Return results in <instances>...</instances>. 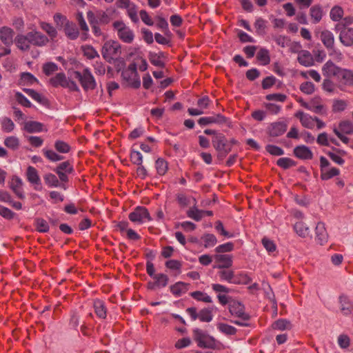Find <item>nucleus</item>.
Wrapping results in <instances>:
<instances>
[{"label": "nucleus", "instance_id": "1", "mask_svg": "<svg viewBox=\"0 0 353 353\" xmlns=\"http://www.w3.org/2000/svg\"><path fill=\"white\" fill-rule=\"evenodd\" d=\"M216 276L221 281H226L232 284H248L251 281V279L247 274L241 272L235 275L234 272L229 268L219 269L216 273Z\"/></svg>", "mask_w": 353, "mask_h": 353}, {"label": "nucleus", "instance_id": "2", "mask_svg": "<svg viewBox=\"0 0 353 353\" xmlns=\"http://www.w3.org/2000/svg\"><path fill=\"white\" fill-rule=\"evenodd\" d=\"M137 70V64L135 63H132L121 72L123 80L125 81L128 85L134 88H138L141 85L139 76Z\"/></svg>", "mask_w": 353, "mask_h": 353}, {"label": "nucleus", "instance_id": "3", "mask_svg": "<svg viewBox=\"0 0 353 353\" xmlns=\"http://www.w3.org/2000/svg\"><path fill=\"white\" fill-rule=\"evenodd\" d=\"M229 310L232 315L240 318L239 321H235L234 323L241 326H246L245 321L250 319V316L245 312L244 305L236 301H232L229 304Z\"/></svg>", "mask_w": 353, "mask_h": 353}, {"label": "nucleus", "instance_id": "4", "mask_svg": "<svg viewBox=\"0 0 353 353\" xmlns=\"http://www.w3.org/2000/svg\"><path fill=\"white\" fill-rule=\"evenodd\" d=\"M212 145L217 151V157L224 159L231 151V143L228 142L225 137L223 134H218L212 139Z\"/></svg>", "mask_w": 353, "mask_h": 353}, {"label": "nucleus", "instance_id": "5", "mask_svg": "<svg viewBox=\"0 0 353 353\" xmlns=\"http://www.w3.org/2000/svg\"><path fill=\"white\" fill-rule=\"evenodd\" d=\"M103 57L108 62L117 59L121 54V46L117 41H106L101 50Z\"/></svg>", "mask_w": 353, "mask_h": 353}, {"label": "nucleus", "instance_id": "6", "mask_svg": "<svg viewBox=\"0 0 353 353\" xmlns=\"http://www.w3.org/2000/svg\"><path fill=\"white\" fill-rule=\"evenodd\" d=\"M113 27L117 32V36L123 42L131 43L134 41V34L133 31L123 21H116L113 23Z\"/></svg>", "mask_w": 353, "mask_h": 353}, {"label": "nucleus", "instance_id": "7", "mask_svg": "<svg viewBox=\"0 0 353 353\" xmlns=\"http://www.w3.org/2000/svg\"><path fill=\"white\" fill-rule=\"evenodd\" d=\"M193 337L200 347L212 348L215 345L214 339L201 329L196 328L193 330Z\"/></svg>", "mask_w": 353, "mask_h": 353}, {"label": "nucleus", "instance_id": "8", "mask_svg": "<svg viewBox=\"0 0 353 353\" xmlns=\"http://www.w3.org/2000/svg\"><path fill=\"white\" fill-rule=\"evenodd\" d=\"M74 77L80 81L85 90H93L96 87L94 78L88 68H85L82 72L75 71Z\"/></svg>", "mask_w": 353, "mask_h": 353}, {"label": "nucleus", "instance_id": "9", "mask_svg": "<svg viewBox=\"0 0 353 353\" xmlns=\"http://www.w3.org/2000/svg\"><path fill=\"white\" fill-rule=\"evenodd\" d=\"M128 218L130 221L137 224H142L147 221H152V218L148 209L143 206H138L129 214Z\"/></svg>", "mask_w": 353, "mask_h": 353}, {"label": "nucleus", "instance_id": "10", "mask_svg": "<svg viewBox=\"0 0 353 353\" xmlns=\"http://www.w3.org/2000/svg\"><path fill=\"white\" fill-rule=\"evenodd\" d=\"M335 30L339 31V39L340 42L346 47L353 46V28L343 27L341 24L335 26Z\"/></svg>", "mask_w": 353, "mask_h": 353}, {"label": "nucleus", "instance_id": "11", "mask_svg": "<svg viewBox=\"0 0 353 353\" xmlns=\"http://www.w3.org/2000/svg\"><path fill=\"white\" fill-rule=\"evenodd\" d=\"M318 34L324 46L328 50H334L335 42L334 34L328 30H323L319 32Z\"/></svg>", "mask_w": 353, "mask_h": 353}, {"label": "nucleus", "instance_id": "12", "mask_svg": "<svg viewBox=\"0 0 353 353\" xmlns=\"http://www.w3.org/2000/svg\"><path fill=\"white\" fill-rule=\"evenodd\" d=\"M214 259L216 263L214 268H230L233 263L232 256L230 254H216L214 256Z\"/></svg>", "mask_w": 353, "mask_h": 353}, {"label": "nucleus", "instance_id": "13", "mask_svg": "<svg viewBox=\"0 0 353 353\" xmlns=\"http://www.w3.org/2000/svg\"><path fill=\"white\" fill-rule=\"evenodd\" d=\"M339 307L341 312L345 316H350L353 313V302L347 296H339Z\"/></svg>", "mask_w": 353, "mask_h": 353}, {"label": "nucleus", "instance_id": "14", "mask_svg": "<svg viewBox=\"0 0 353 353\" xmlns=\"http://www.w3.org/2000/svg\"><path fill=\"white\" fill-rule=\"evenodd\" d=\"M316 241L321 245H324L327 242L328 234L327 232L325 223L319 222L315 228Z\"/></svg>", "mask_w": 353, "mask_h": 353}, {"label": "nucleus", "instance_id": "15", "mask_svg": "<svg viewBox=\"0 0 353 353\" xmlns=\"http://www.w3.org/2000/svg\"><path fill=\"white\" fill-rule=\"evenodd\" d=\"M309 110L319 114H326L327 108L320 97H314L310 101Z\"/></svg>", "mask_w": 353, "mask_h": 353}, {"label": "nucleus", "instance_id": "16", "mask_svg": "<svg viewBox=\"0 0 353 353\" xmlns=\"http://www.w3.org/2000/svg\"><path fill=\"white\" fill-rule=\"evenodd\" d=\"M28 38L30 39L31 44L37 46H43L47 44L48 39L39 32H28Z\"/></svg>", "mask_w": 353, "mask_h": 353}, {"label": "nucleus", "instance_id": "17", "mask_svg": "<svg viewBox=\"0 0 353 353\" xmlns=\"http://www.w3.org/2000/svg\"><path fill=\"white\" fill-rule=\"evenodd\" d=\"M341 70L342 68L336 66L333 62L330 61H327L322 68L323 75L328 77L334 76L336 78L339 77Z\"/></svg>", "mask_w": 353, "mask_h": 353}, {"label": "nucleus", "instance_id": "18", "mask_svg": "<svg viewBox=\"0 0 353 353\" xmlns=\"http://www.w3.org/2000/svg\"><path fill=\"white\" fill-rule=\"evenodd\" d=\"M295 117L300 120L303 127L309 129H312L314 127V117H311L308 114L299 111L295 114Z\"/></svg>", "mask_w": 353, "mask_h": 353}, {"label": "nucleus", "instance_id": "19", "mask_svg": "<svg viewBox=\"0 0 353 353\" xmlns=\"http://www.w3.org/2000/svg\"><path fill=\"white\" fill-rule=\"evenodd\" d=\"M287 130V124L284 122H275L269 128V134L276 137L282 135Z\"/></svg>", "mask_w": 353, "mask_h": 353}, {"label": "nucleus", "instance_id": "20", "mask_svg": "<svg viewBox=\"0 0 353 353\" xmlns=\"http://www.w3.org/2000/svg\"><path fill=\"white\" fill-rule=\"evenodd\" d=\"M294 154L301 159H311L313 154L310 149L305 145H299L294 148Z\"/></svg>", "mask_w": 353, "mask_h": 353}, {"label": "nucleus", "instance_id": "21", "mask_svg": "<svg viewBox=\"0 0 353 353\" xmlns=\"http://www.w3.org/2000/svg\"><path fill=\"white\" fill-rule=\"evenodd\" d=\"M21 187H22L21 179L17 176H13L12 177L11 181L10 182V188L16 194V195L20 199H23L24 197V194H23Z\"/></svg>", "mask_w": 353, "mask_h": 353}, {"label": "nucleus", "instance_id": "22", "mask_svg": "<svg viewBox=\"0 0 353 353\" xmlns=\"http://www.w3.org/2000/svg\"><path fill=\"white\" fill-rule=\"evenodd\" d=\"M93 307L96 315L102 319H105L107 316V308L105 303L100 299H96L93 302Z\"/></svg>", "mask_w": 353, "mask_h": 353}, {"label": "nucleus", "instance_id": "23", "mask_svg": "<svg viewBox=\"0 0 353 353\" xmlns=\"http://www.w3.org/2000/svg\"><path fill=\"white\" fill-rule=\"evenodd\" d=\"M310 16L313 23H319L323 17V10L321 6L317 4L312 6L310 9Z\"/></svg>", "mask_w": 353, "mask_h": 353}, {"label": "nucleus", "instance_id": "24", "mask_svg": "<svg viewBox=\"0 0 353 353\" xmlns=\"http://www.w3.org/2000/svg\"><path fill=\"white\" fill-rule=\"evenodd\" d=\"M64 32L67 37L71 40H74L79 37V30L75 23L67 21L64 26Z\"/></svg>", "mask_w": 353, "mask_h": 353}, {"label": "nucleus", "instance_id": "25", "mask_svg": "<svg viewBox=\"0 0 353 353\" xmlns=\"http://www.w3.org/2000/svg\"><path fill=\"white\" fill-rule=\"evenodd\" d=\"M225 117L219 114L212 117H201L198 120V123L201 125H206L211 123H222L225 122Z\"/></svg>", "mask_w": 353, "mask_h": 353}, {"label": "nucleus", "instance_id": "26", "mask_svg": "<svg viewBox=\"0 0 353 353\" xmlns=\"http://www.w3.org/2000/svg\"><path fill=\"white\" fill-rule=\"evenodd\" d=\"M188 284L184 282L179 281L170 287V292L175 296H181L188 290Z\"/></svg>", "mask_w": 353, "mask_h": 353}, {"label": "nucleus", "instance_id": "27", "mask_svg": "<svg viewBox=\"0 0 353 353\" xmlns=\"http://www.w3.org/2000/svg\"><path fill=\"white\" fill-rule=\"evenodd\" d=\"M297 60L300 64L305 67L311 66L314 63V59L312 54L307 50L300 51Z\"/></svg>", "mask_w": 353, "mask_h": 353}, {"label": "nucleus", "instance_id": "28", "mask_svg": "<svg viewBox=\"0 0 353 353\" xmlns=\"http://www.w3.org/2000/svg\"><path fill=\"white\" fill-rule=\"evenodd\" d=\"M337 79L344 85L353 86V72L350 70L342 69Z\"/></svg>", "mask_w": 353, "mask_h": 353}, {"label": "nucleus", "instance_id": "29", "mask_svg": "<svg viewBox=\"0 0 353 353\" xmlns=\"http://www.w3.org/2000/svg\"><path fill=\"white\" fill-rule=\"evenodd\" d=\"M26 175L27 179L30 183L37 185H41V179L38 172L34 167L29 166L28 168Z\"/></svg>", "mask_w": 353, "mask_h": 353}, {"label": "nucleus", "instance_id": "30", "mask_svg": "<svg viewBox=\"0 0 353 353\" xmlns=\"http://www.w3.org/2000/svg\"><path fill=\"white\" fill-rule=\"evenodd\" d=\"M256 59L262 65H267L270 63V56L268 50L261 48L256 53Z\"/></svg>", "mask_w": 353, "mask_h": 353}, {"label": "nucleus", "instance_id": "31", "mask_svg": "<svg viewBox=\"0 0 353 353\" xmlns=\"http://www.w3.org/2000/svg\"><path fill=\"white\" fill-rule=\"evenodd\" d=\"M339 174V169L330 166L326 169H323L322 172H321V179L323 181H327L337 176Z\"/></svg>", "mask_w": 353, "mask_h": 353}, {"label": "nucleus", "instance_id": "32", "mask_svg": "<svg viewBox=\"0 0 353 353\" xmlns=\"http://www.w3.org/2000/svg\"><path fill=\"white\" fill-rule=\"evenodd\" d=\"M0 39L6 45L12 43L13 31L8 27H3L0 29Z\"/></svg>", "mask_w": 353, "mask_h": 353}, {"label": "nucleus", "instance_id": "33", "mask_svg": "<svg viewBox=\"0 0 353 353\" xmlns=\"http://www.w3.org/2000/svg\"><path fill=\"white\" fill-rule=\"evenodd\" d=\"M17 46L22 50H28L31 44L30 39L28 38V33L26 35H18L15 39Z\"/></svg>", "mask_w": 353, "mask_h": 353}, {"label": "nucleus", "instance_id": "34", "mask_svg": "<svg viewBox=\"0 0 353 353\" xmlns=\"http://www.w3.org/2000/svg\"><path fill=\"white\" fill-rule=\"evenodd\" d=\"M340 133L346 134H353V122L349 120H343L339 122L336 128Z\"/></svg>", "mask_w": 353, "mask_h": 353}, {"label": "nucleus", "instance_id": "35", "mask_svg": "<svg viewBox=\"0 0 353 353\" xmlns=\"http://www.w3.org/2000/svg\"><path fill=\"white\" fill-rule=\"evenodd\" d=\"M43 125L37 121H27L24 123L23 130L28 132H39L42 131Z\"/></svg>", "mask_w": 353, "mask_h": 353}, {"label": "nucleus", "instance_id": "36", "mask_svg": "<svg viewBox=\"0 0 353 353\" xmlns=\"http://www.w3.org/2000/svg\"><path fill=\"white\" fill-rule=\"evenodd\" d=\"M67 78L63 72L57 73L54 77L50 79V83L53 87L61 86L63 88Z\"/></svg>", "mask_w": 353, "mask_h": 353}, {"label": "nucleus", "instance_id": "37", "mask_svg": "<svg viewBox=\"0 0 353 353\" xmlns=\"http://www.w3.org/2000/svg\"><path fill=\"white\" fill-rule=\"evenodd\" d=\"M190 296L198 301H201L205 303H212V299L207 293L201 291H195L190 294Z\"/></svg>", "mask_w": 353, "mask_h": 353}, {"label": "nucleus", "instance_id": "38", "mask_svg": "<svg viewBox=\"0 0 353 353\" xmlns=\"http://www.w3.org/2000/svg\"><path fill=\"white\" fill-rule=\"evenodd\" d=\"M294 229L296 233L301 237H305L309 235V228L302 221L296 223L294 225Z\"/></svg>", "mask_w": 353, "mask_h": 353}, {"label": "nucleus", "instance_id": "39", "mask_svg": "<svg viewBox=\"0 0 353 353\" xmlns=\"http://www.w3.org/2000/svg\"><path fill=\"white\" fill-rule=\"evenodd\" d=\"M1 127L3 132L9 133L13 131L15 125L14 122L8 117H2L0 120Z\"/></svg>", "mask_w": 353, "mask_h": 353}, {"label": "nucleus", "instance_id": "40", "mask_svg": "<svg viewBox=\"0 0 353 353\" xmlns=\"http://www.w3.org/2000/svg\"><path fill=\"white\" fill-rule=\"evenodd\" d=\"M213 319L212 308H203L199 312V319L202 322H210Z\"/></svg>", "mask_w": 353, "mask_h": 353}, {"label": "nucleus", "instance_id": "41", "mask_svg": "<svg viewBox=\"0 0 353 353\" xmlns=\"http://www.w3.org/2000/svg\"><path fill=\"white\" fill-rule=\"evenodd\" d=\"M155 168L157 173L159 175L163 176L168 171V164L163 159L159 158L155 162Z\"/></svg>", "mask_w": 353, "mask_h": 353}, {"label": "nucleus", "instance_id": "42", "mask_svg": "<svg viewBox=\"0 0 353 353\" xmlns=\"http://www.w3.org/2000/svg\"><path fill=\"white\" fill-rule=\"evenodd\" d=\"M217 329L222 333L226 335H234L236 332V329L228 324L223 323H219L216 325Z\"/></svg>", "mask_w": 353, "mask_h": 353}, {"label": "nucleus", "instance_id": "43", "mask_svg": "<svg viewBox=\"0 0 353 353\" xmlns=\"http://www.w3.org/2000/svg\"><path fill=\"white\" fill-rule=\"evenodd\" d=\"M37 81V79L32 74L29 72H23L21 74L19 84L22 85H32Z\"/></svg>", "mask_w": 353, "mask_h": 353}, {"label": "nucleus", "instance_id": "44", "mask_svg": "<svg viewBox=\"0 0 353 353\" xmlns=\"http://www.w3.org/2000/svg\"><path fill=\"white\" fill-rule=\"evenodd\" d=\"M348 105V102L343 99L334 100L332 103V111L334 112H340L344 111Z\"/></svg>", "mask_w": 353, "mask_h": 353}, {"label": "nucleus", "instance_id": "45", "mask_svg": "<svg viewBox=\"0 0 353 353\" xmlns=\"http://www.w3.org/2000/svg\"><path fill=\"white\" fill-rule=\"evenodd\" d=\"M154 280L156 282V285H157L158 288H162L167 286L169 278L168 276L165 274H157L156 276H154Z\"/></svg>", "mask_w": 353, "mask_h": 353}, {"label": "nucleus", "instance_id": "46", "mask_svg": "<svg viewBox=\"0 0 353 353\" xmlns=\"http://www.w3.org/2000/svg\"><path fill=\"white\" fill-rule=\"evenodd\" d=\"M330 19L334 21H340L343 16V10L341 7L336 6H334L330 13Z\"/></svg>", "mask_w": 353, "mask_h": 353}, {"label": "nucleus", "instance_id": "47", "mask_svg": "<svg viewBox=\"0 0 353 353\" xmlns=\"http://www.w3.org/2000/svg\"><path fill=\"white\" fill-rule=\"evenodd\" d=\"M3 143L7 148L13 150H17L19 147V140L14 136L6 138Z\"/></svg>", "mask_w": 353, "mask_h": 353}, {"label": "nucleus", "instance_id": "48", "mask_svg": "<svg viewBox=\"0 0 353 353\" xmlns=\"http://www.w3.org/2000/svg\"><path fill=\"white\" fill-rule=\"evenodd\" d=\"M205 248L213 247L216 245L217 240L216 236L212 234H206L201 237Z\"/></svg>", "mask_w": 353, "mask_h": 353}, {"label": "nucleus", "instance_id": "49", "mask_svg": "<svg viewBox=\"0 0 353 353\" xmlns=\"http://www.w3.org/2000/svg\"><path fill=\"white\" fill-rule=\"evenodd\" d=\"M82 50L85 57L88 59H92L96 57L99 58V55L97 50L91 46H82Z\"/></svg>", "mask_w": 353, "mask_h": 353}, {"label": "nucleus", "instance_id": "50", "mask_svg": "<svg viewBox=\"0 0 353 353\" xmlns=\"http://www.w3.org/2000/svg\"><path fill=\"white\" fill-rule=\"evenodd\" d=\"M276 164L281 168L288 169L295 165V162L290 158L282 157L277 160Z\"/></svg>", "mask_w": 353, "mask_h": 353}, {"label": "nucleus", "instance_id": "51", "mask_svg": "<svg viewBox=\"0 0 353 353\" xmlns=\"http://www.w3.org/2000/svg\"><path fill=\"white\" fill-rule=\"evenodd\" d=\"M267 21L262 18H257L254 23L256 32L259 34H263L265 32Z\"/></svg>", "mask_w": 353, "mask_h": 353}, {"label": "nucleus", "instance_id": "52", "mask_svg": "<svg viewBox=\"0 0 353 353\" xmlns=\"http://www.w3.org/2000/svg\"><path fill=\"white\" fill-rule=\"evenodd\" d=\"M35 227L39 232H47L49 230V225L43 219L38 218L35 221Z\"/></svg>", "mask_w": 353, "mask_h": 353}, {"label": "nucleus", "instance_id": "53", "mask_svg": "<svg viewBox=\"0 0 353 353\" xmlns=\"http://www.w3.org/2000/svg\"><path fill=\"white\" fill-rule=\"evenodd\" d=\"M187 215L189 218L192 219L196 221H199L203 218L202 210H199L195 207L188 210Z\"/></svg>", "mask_w": 353, "mask_h": 353}, {"label": "nucleus", "instance_id": "54", "mask_svg": "<svg viewBox=\"0 0 353 353\" xmlns=\"http://www.w3.org/2000/svg\"><path fill=\"white\" fill-rule=\"evenodd\" d=\"M125 9L127 10L128 14L133 22L136 23L139 21L137 16V8L134 3H132Z\"/></svg>", "mask_w": 353, "mask_h": 353}, {"label": "nucleus", "instance_id": "55", "mask_svg": "<svg viewBox=\"0 0 353 353\" xmlns=\"http://www.w3.org/2000/svg\"><path fill=\"white\" fill-rule=\"evenodd\" d=\"M274 330H284L291 327L290 323L285 319H279L272 324Z\"/></svg>", "mask_w": 353, "mask_h": 353}, {"label": "nucleus", "instance_id": "56", "mask_svg": "<svg viewBox=\"0 0 353 353\" xmlns=\"http://www.w3.org/2000/svg\"><path fill=\"white\" fill-rule=\"evenodd\" d=\"M44 180L46 183L50 187H58L59 185V179L52 173L46 174L44 176Z\"/></svg>", "mask_w": 353, "mask_h": 353}, {"label": "nucleus", "instance_id": "57", "mask_svg": "<svg viewBox=\"0 0 353 353\" xmlns=\"http://www.w3.org/2000/svg\"><path fill=\"white\" fill-rule=\"evenodd\" d=\"M212 290L219 294H228L232 292V290L225 285L219 283H212L211 285Z\"/></svg>", "mask_w": 353, "mask_h": 353}, {"label": "nucleus", "instance_id": "58", "mask_svg": "<svg viewBox=\"0 0 353 353\" xmlns=\"http://www.w3.org/2000/svg\"><path fill=\"white\" fill-rule=\"evenodd\" d=\"M265 150L268 153L274 156H281L284 154L283 150L281 148L274 145H267L265 146Z\"/></svg>", "mask_w": 353, "mask_h": 353}, {"label": "nucleus", "instance_id": "59", "mask_svg": "<svg viewBox=\"0 0 353 353\" xmlns=\"http://www.w3.org/2000/svg\"><path fill=\"white\" fill-rule=\"evenodd\" d=\"M300 90L302 92L311 94L314 92V85L310 81H305L301 84Z\"/></svg>", "mask_w": 353, "mask_h": 353}, {"label": "nucleus", "instance_id": "60", "mask_svg": "<svg viewBox=\"0 0 353 353\" xmlns=\"http://www.w3.org/2000/svg\"><path fill=\"white\" fill-rule=\"evenodd\" d=\"M301 77H303L305 79L311 77L312 79H314L316 82H319L321 79V75L319 74V73L314 70H310L307 72H302L301 73Z\"/></svg>", "mask_w": 353, "mask_h": 353}, {"label": "nucleus", "instance_id": "61", "mask_svg": "<svg viewBox=\"0 0 353 353\" xmlns=\"http://www.w3.org/2000/svg\"><path fill=\"white\" fill-rule=\"evenodd\" d=\"M54 148L61 153H68L70 150V147L67 143L60 140L55 142Z\"/></svg>", "mask_w": 353, "mask_h": 353}, {"label": "nucleus", "instance_id": "62", "mask_svg": "<svg viewBox=\"0 0 353 353\" xmlns=\"http://www.w3.org/2000/svg\"><path fill=\"white\" fill-rule=\"evenodd\" d=\"M58 70V65L54 63L50 62L43 65V71L45 74L49 76Z\"/></svg>", "mask_w": 353, "mask_h": 353}, {"label": "nucleus", "instance_id": "63", "mask_svg": "<svg viewBox=\"0 0 353 353\" xmlns=\"http://www.w3.org/2000/svg\"><path fill=\"white\" fill-rule=\"evenodd\" d=\"M43 152L46 157L51 161H58L63 159V157L59 155L52 150H43Z\"/></svg>", "mask_w": 353, "mask_h": 353}, {"label": "nucleus", "instance_id": "64", "mask_svg": "<svg viewBox=\"0 0 353 353\" xmlns=\"http://www.w3.org/2000/svg\"><path fill=\"white\" fill-rule=\"evenodd\" d=\"M338 344L342 349L347 348L350 345V339L346 334H341L338 337Z\"/></svg>", "mask_w": 353, "mask_h": 353}]
</instances>
